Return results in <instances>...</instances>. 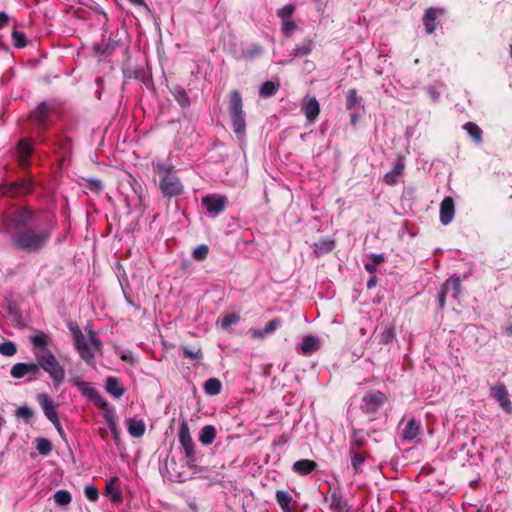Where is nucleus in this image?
<instances>
[{"instance_id": "obj_1", "label": "nucleus", "mask_w": 512, "mask_h": 512, "mask_svg": "<svg viewBox=\"0 0 512 512\" xmlns=\"http://www.w3.org/2000/svg\"><path fill=\"white\" fill-rule=\"evenodd\" d=\"M56 227L53 215L29 205L12 206L0 215L1 232L14 250L25 254H37L45 249Z\"/></svg>"}, {"instance_id": "obj_2", "label": "nucleus", "mask_w": 512, "mask_h": 512, "mask_svg": "<svg viewBox=\"0 0 512 512\" xmlns=\"http://www.w3.org/2000/svg\"><path fill=\"white\" fill-rule=\"evenodd\" d=\"M33 346V354L40 368L49 374L55 388H58L64 381L65 370L55 355L48 349L50 338L42 331L30 337Z\"/></svg>"}, {"instance_id": "obj_3", "label": "nucleus", "mask_w": 512, "mask_h": 512, "mask_svg": "<svg viewBox=\"0 0 512 512\" xmlns=\"http://www.w3.org/2000/svg\"><path fill=\"white\" fill-rule=\"evenodd\" d=\"M62 108L55 99L40 101L28 115V120L35 126V133L38 143L47 144L46 131L54 123V116L60 114Z\"/></svg>"}, {"instance_id": "obj_4", "label": "nucleus", "mask_w": 512, "mask_h": 512, "mask_svg": "<svg viewBox=\"0 0 512 512\" xmlns=\"http://www.w3.org/2000/svg\"><path fill=\"white\" fill-rule=\"evenodd\" d=\"M153 169L159 176V189L163 197L171 199L184 193V185L176 175L172 164L153 162Z\"/></svg>"}, {"instance_id": "obj_5", "label": "nucleus", "mask_w": 512, "mask_h": 512, "mask_svg": "<svg viewBox=\"0 0 512 512\" xmlns=\"http://www.w3.org/2000/svg\"><path fill=\"white\" fill-rule=\"evenodd\" d=\"M227 99L232 130L238 139H243L246 135V121L242 94L235 89L228 94Z\"/></svg>"}, {"instance_id": "obj_6", "label": "nucleus", "mask_w": 512, "mask_h": 512, "mask_svg": "<svg viewBox=\"0 0 512 512\" xmlns=\"http://www.w3.org/2000/svg\"><path fill=\"white\" fill-rule=\"evenodd\" d=\"M178 441L180 448L184 453L186 465L194 472H202L204 468L198 465V461L202 456L196 449V445L190 434L189 425L186 421H181L179 423Z\"/></svg>"}, {"instance_id": "obj_7", "label": "nucleus", "mask_w": 512, "mask_h": 512, "mask_svg": "<svg viewBox=\"0 0 512 512\" xmlns=\"http://www.w3.org/2000/svg\"><path fill=\"white\" fill-rule=\"evenodd\" d=\"M33 181L30 177L21 178L16 181L0 185L2 196L18 198L30 194L33 191Z\"/></svg>"}, {"instance_id": "obj_8", "label": "nucleus", "mask_w": 512, "mask_h": 512, "mask_svg": "<svg viewBox=\"0 0 512 512\" xmlns=\"http://www.w3.org/2000/svg\"><path fill=\"white\" fill-rule=\"evenodd\" d=\"M388 401V397L381 391H370L362 398L361 410L368 415L376 414Z\"/></svg>"}, {"instance_id": "obj_9", "label": "nucleus", "mask_w": 512, "mask_h": 512, "mask_svg": "<svg viewBox=\"0 0 512 512\" xmlns=\"http://www.w3.org/2000/svg\"><path fill=\"white\" fill-rule=\"evenodd\" d=\"M70 381L80 390V392L92 401L98 408L103 409L109 405L100 392L94 388L89 382L81 381L78 377L70 379Z\"/></svg>"}, {"instance_id": "obj_10", "label": "nucleus", "mask_w": 512, "mask_h": 512, "mask_svg": "<svg viewBox=\"0 0 512 512\" xmlns=\"http://www.w3.org/2000/svg\"><path fill=\"white\" fill-rule=\"evenodd\" d=\"M35 140L30 137L22 138L17 144V158L18 164L22 169L30 166V158L34 151Z\"/></svg>"}, {"instance_id": "obj_11", "label": "nucleus", "mask_w": 512, "mask_h": 512, "mask_svg": "<svg viewBox=\"0 0 512 512\" xmlns=\"http://www.w3.org/2000/svg\"><path fill=\"white\" fill-rule=\"evenodd\" d=\"M54 145L56 146L55 152L60 155L63 160L71 157L74 148V140L71 136L63 131L57 133L55 135Z\"/></svg>"}, {"instance_id": "obj_12", "label": "nucleus", "mask_w": 512, "mask_h": 512, "mask_svg": "<svg viewBox=\"0 0 512 512\" xmlns=\"http://www.w3.org/2000/svg\"><path fill=\"white\" fill-rule=\"evenodd\" d=\"M227 204V197L218 194H208L202 198V205L210 214L222 213Z\"/></svg>"}, {"instance_id": "obj_13", "label": "nucleus", "mask_w": 512, "mask_h": 512, "mask_svg": "<svg viewBox=\"0 0 512 512\" xmlns=\"http://www.w3.org/2000/svg\"><path fill=\"white\" fill-rule=\"evenodd\" d=\"M491 396L498 402L503 411L512 414V402L509 399L508 390L503 383H498L491 387Z\"/></svg>"}, {"instance_id": "obj_14", "label": "nucleus", "mask_w": 512, "mask_h": 512, "mask_svg": "<svg viewBox=\"0 0 512 512\" xmlns=\"http://www.w3.org/2000/svg\"><path fill=\"white\" fill-rule=\"evenodd\" d=\"M300 108L308 123H314L320 114V104L315 97H304Z\"/></svg>"}, {"instance_id": "obj_15", "label": "nucleus", "mask_w": 512, "mask_h": 512, "mask_svg": "<svg viewBox=\"0 0 512 512\" xmlns=\"http://www.w3.org/2000/svg\"><path fill=\"white\" fill-rule=\"evenodd\" d=\"M37 401H38L39 405L41 406L46 418L51 423L57 422L58 415L56 412V405L53 403L51 398L47 394L41 393V394L37 395Z\"/></svg>"}, {"instance_id": "obj_16", "label": "nucleus", "mask_w": 512, "mask_h": 512, "mask_svg": "<svg viewBox=\"0 0 512 512\" xmlns=\"http://www.w3.org/2000/svg\"><path fill=\"white\" fill-rule=\"evenodd\" d=\"M455 215V203L452 197H445L440 204V222L448 225L452 222Z\"/></svg>"}, {"instance_id": "obj_17", "label": "nucleus", "mask_w": 512, "mask_h": 512, "mask_svg": "<svg viewBox=\"0 0 512 512\" xmlns=\"http://www.w3.org/2000/svg\"><path fill=\"white\" fill-rule=\"evenodd\" d=\"M275 499L282 512H297L296 501L288 491L277 490L275 493Z\"/></svg>"}, {"instance_id": "obj_18", "label": "nucleus", "mask_w": 512, "mask_h": 512, "mask_svg": "<svg viewBox=\"0 0 512 512\" xmlns=\"http://www.w3.org/2000/svg\"><path fill=\"white\" fill-rule=\"evenodd\" d=\"M75 348L78 351L80 357L87 363L91 364L94 362V352L89 345V340L85 338V336H81V338H76L74 340Z\"/></svg>"}, {"instance_id": "obj_19", "label": "nucleus", "mask_w": 512, "mask_h": 512, "mask_svg": "<svg viewBox=\"0 0 512 512\" xmlns=\"http://www.w3.org/2000/svg\"><path fill=\"white\" fill-rule=\"evenodd\" d=\"M442 13L443 10L436 9L434 7L426 9L425 14L423 16V24L427 34H432L435 32L438 25V16L441 15Z\"/></svg>"}, {"instance_id": "obj_20", "label": "nucleus", "mask_w": 512, "mask_h": 512, "mask_svg": "<svg viewBox=\"0 0 512 512\" xmlns=\"http://www.w3.org/2000/svg\"><path fill=\"white\" fill-rule=\"evenodd\" d=\"M369 434L363 429H353L351 434V440L349 444V450L361 451L366 445Z\"/></svg>"}, {"instance_id": "obj_21", "label": "nucleus", "mask_w": 512, "mask_h": 512, "mask_svg": "<svg viewBox=\"0 0 512 512\" xmlns=\"http://www.w3.org/2000/svg\"><path fill=\"white\" fill-rule=\"evenodd\" d=\"M120 479L117 476L112 477L106 484V493L110 496L113 503H120L122 501V493L119 487Z\"/></svg>"}, {"instance_id": "obj_22", "label": "nucleus", "mask_w": 512, "mask_h": 512, "mask_svg": "<svg viewBox=\"0 0 512 512\" xmlns=\"http://www.w3.org/2000/svg\"><path fill=\"white\" fill-rule=\"evenodd\" d=\"M317 463L310 459H301L293 464V471L301 476L309 475L317 468Z\"/></svg>"}, {"instance_id": "obj_23", "label": "nucleus", "mask_w": 512, "mask_h": 512, "mask_svg": "<svg viewBox=\"0 0 512 512\" xmlns=\"http://www.w3.org/2000/svg\"><path fill=\"white\" fill-rule=\"evenodd\" d=\"M280 325L281 320L279 318H273L265 325L264 329H251L250 333L254 339H263L267 335L273 333Z\"/></svg>"}, {"instance_id": "obj_24", "label": "nucleus", "mask_w": 512, "mask_h": 512, "mask_svg": "<svg viewBox=\"0 0 512 512\" xmlns=\"http://www.w3.org/2000/svg\"><path fill=\"white\" fill-rule=\"evenodd\" d=\"M128 433L135 438H140L145 434L146 425L143 420H136L134 418L126 419Z\"/></svg>"}, {"instance_id": "obj_25", "label": "nucleus", "mask_w": 512, "mask_h": 512, "mask_svg": "<svg viewBox=\"0 0 512 512\" xmlns=\"http://www.w3.org/2000/svg\"><path fill=\"white\" fill-rule=\"evenodd\" d=\"M330 508L335 512H349L351 507L347 501L342 499L341 493L334 490L330 494Z\"/></svg>"}, {"instance_id": "obj_26", "label": "nucleus", "mask_w": 512, "mask_h": 512, "mask_svg": "<svg viewBox=\"0 0 512 512\" xmlns=\"http://www.w3.org/2000/svg\"><path fill=\"white\" fill-rule=\"evenodd\" d=\"M348 454L351 458V465L355 474L362 472L361 465L365 460L370 457V454L366 451H353L349 450Z\"/></svg>"}, {"instance_id": "obj_27", "label": "nucleus", "mask_w": 512, "mask_h": 512, "mask_svg": "<svg viewBox=\"0 0 512 512\" xmlns=\"http://www.w3.org/2000/svg\"><path fill=\"white\" fill-rule=\"evenodd\" d=\"M421 432V425L419 422H417L414 418H411L403 432H402V438L405 441H412L414 440Z\"/></svg>"}, {"instance_id": "obj_28", "label": "nucleus", "mask_w": 512, "mask_h": 512, "mask_svg": "<svg viewBox=\"0 0 512 512\" xmlns=\"http://www.w3.org/2000/svg\"><path fill=\"white\" fill-rule=\"evenodd\" d=\"M105 389L115 398H120L125 393V389L120 385L119 379L113 376H109L106 379Z\"/></svg>"}, {"instance_id": "obj_29", "label": "nucleus", "mask_w": 512, "mask_h": 512, "mask_svg": "<svg viewBox=\"0 0 512 512\" xmlns=\"http://www.w3.org/2000/svg\"><path fill=\"white\" fill-rule=\"evenodd\" d=\"M404 168L405 164L403 159L399 157L393 169L384 175V182L388 185H395L397 183V177L403 173Z\"/></svg>"}, {"instance_id": "obj_30", "label": "nucleus", "mask_w": 512, "mask_h": 512, "mask_svg": "<svg viewBox=\"0 0 512 512\" xmlns=\"http://www.w3.org/2000/svg\"><path fill=\"white\" fill-rule=\"evenodd\" d=\"M320 349L319 340L311 335L305 336L302 340L300 351L303 355H310Z\"/></svg>"}, {"instance_id": "obj_31", "label": "nucleus", "mask_w": 512, "mask_h": 512, "mask_svg": "<svg viewBox=\"0 0 512 512\" xmlns=\"http://www.w3.org/2000/svg\"><path fill=\"white\" fill-rule=\"evenodd\" d=\"M314 48V42L311 39H303L300 43L296 44L291 52L294 57H303L312 52Z\"/></svg>"}, {"instance_id": "obj_32", "label": "nucleus", "mask_w": 512, "mask_h": 512, "mask_svg": "<svg viewBox=\"0 0 512 512\" xmlns=\"http://www.w3.org/2000/svg\"><path fill=\"white\" fill-rule=\"evenodd\" d=\"M217 430L213 425H206L201 428L199 433V441L205 445H211L216 438Z\"/></svg>"}, {"instance_id": "obj_33", "label": "nucleus", "mask_w": 512, "mask_h": 512, "mask_svg": "<svg viewBox=\"0 0 512 512\" xmlns=\"http://www.w3.org/2000/svg\"><path fill=\"white\" fill-rule=\"evenodd\" d=\"M335 248L334 240L322 238L314 244V252L317 256H323L333 251Z\"/></svg>"}, {"instance_id": "obj_34", "label": "nucleus", "mask_w": 512, "mask_h": 512, "mask_svg": "<svg viewBox=\"0 0 512 512\" xmlns=\"http://www.w3.org/2000/svg\"><path fill=\"white\" fill-rule=\"evenodd\" d=\"M442 285L449 293H451L453 298H458L461 292V280L459 277H450Z\"/></svg>"}, {"instance_id": "obj_35", "label": "nucleus", "mask_w": 512, "mask_h": 512, "mask_svg": "<svg viewBox=\"0 0 512 512\" xmlns=\"http://www.w3.org/2000/svg\"><path fill=\"white\" fill-rule=\"evenodd\" d=\"M464 129L468 135L474 140L475 143L479 144L483 141V132L480 127L474 122H467L464 125Z\"/></svg>"}, {"instance_id": "obj_36", "label": "nucleus", "mask_w": 512, "mask_h": 512, "mask_svg": "<svg viewBox=\"0 0 512 512\" xmlns=\"http://www.w3.org/2000/svg\"><path fill=\"white\" fill-rule=\"evenodd\" d=\"M279 87V82L266 81L260 86L259 95L263 98H269L277 93Z\"/></svg>"}, {"instance_id": "obj_37", "label": "nucleus", "mask_w": 512, "mask_h": 512, "mask_svg": "<svg viewBox=\"0 0 512 512\" xmlns=\"http://www.w3.org/2000/svg\"><path fill=\"white\" fill-rule=\"evenodd\" d=\"M119 46V42L109 38L107 41L103 40L102 44H99L95 47L96 52L103 55H110L117 47Z\"/></svg>"}, {"instance_id": "obj_38", "label": "nucleus", "mask_w": 512, "mask_h": 512, "mask_svg": "<svg viewBox=\"0 0 512 512\" xmlns=\"http://www.w3.org/2000/svg\"><path fill=\"white\" fill-rule=\"evenodd\" d=\"M103 411L104 419L111 431L116 432L118 430V426L115 420L114 408L109 404L106 408L101 409Z\"/></svg>"}, {"instance_id": "obj_39", "label": "nucleus", "mask_w": 512, "mask_h": 512, "mask_svg": "<svg viewBox=\"0 0 512 512\" xmlns=\"http://www.w3.org/2000/svg\"><path fill=\"white\" fill-rule=\"evenodd\" d=\"M222 388L221 381L217 378H209L204 383V390L209 395H217Z\"/></svg>"}, {"instance_id": "obj_40", "label": "nucleus", "mask_w": 512, "mask_h": 512, "mask_svg": "<svg viewBox=\"0 0 512 512\" xmlns=\"http://www.w3.org/2000/svg\"><path fill=\"white\" fill-rule=\"evenodd\" d=\"M172 93L174 99L182 108H187L190 106V98L183 88L177 87Z\"/></svg>"}, {"instance_id": "obj_41", "label": "nucleus", "mask_w": 512, "mask_h": 512, "mask_svg": "<svg viewBox=\"0 0 512 512\" xmlns=\"http://www.w3.org/2000/svg\"><path fill=\"white\" fill-rule=\"evenodd\" d=\"M396 333L395 328L392 326L385 327L379 335L380 345H389L395 339Z\"/></svg>"}, {"instance_id": "obj_42", "label": "nucleus", "mask_w": 512, "mask_h": 512, "mask_svg": "<svg viewBox=\"0 0 512 512\" xmlns=\"http://www.w3.org/2000/svg\"><path fill=\"white\" fill-rule=\"evenodd\" d=\"M360 106L361 105L357 97V90L355 88L349 89L346 96V109L352 110Z\"/></svg>"}, {"instance_id": "obj_43", "label": "nucleus", "mask_w": 512, "mask_h": 512, "mask_svg": "<svg viewBox=\"0 0 512 512\" xmlns=\"http://www.w3.org/2000/svg\"><path fill=\"white\" fill-rule=\"evenodd\" d=\"M13 45L16 48H24L27 45V38L24 32L14 29L11 34Z\"/></svg>"}, {"instance_id": "obj_44", "label": "nucleus", "mask_w": 512, "mask_h": 512, "mask_svg": "<svg viewBox=\"0 0 512 512\" xmlns=\"http://www.w3.org/2000/svg\"><path fill=\"white\" fill-rule=\"evenodd\" d=\"M53 498H54V501L58 505H61V506L68 505L72 500V496H71L70 492L67 490L56 491Z\"/></svg>"}, {"instance_id": "obj_45", "label": "nucleus", "mask_w": 512, "mask_h": 512, "mask_svg": "<svg viewBox=\"0 0 512 512\" xmlns=\"http://www.w3.org/2000/svg\"><path fill=\"white\" fill-rule=\"evenodd\" d=\"M36 449L39 452V454L43 456H47L50 454L52 450V444L50 440L46 438H37L36 439Z\"/></svg>"}, {"instance_id": "obj_46", "label": "nucleus", "mask_w": 512, "mask_h": 512, "mask_svg": "<svg viewBox=\"0 0 512 512\" xmlns=\"http://www.w3.org/2000/svg\"><path fill=\"white\" fill-rule=\"evenodd\" d=\"M209 254V247L206 244L198 245L192 253V256L197 261H203Z\"/></svg>"}, {"instance_id": "obj_47", "label": "nucleus", "mask_w": 512, "mask_h": 512, "mask_svg": "<svg viewBox=\"0 0 512 512\" xmlns=\"http://www.w3.org/2000/svg\"><path fill=\"white\" fill-rule=\"evenodd\" d=\"M240 320V316L237 315V314H227L225 316H223L220 320V326L222 329H228L229 327H231L232 325L236 324L237 322H239Z\"/></svg>"}, {"instance_id": "obj_48", "label": "nucleus", "mask_w": 512, "mask_h": 512, "mask_svg": "<svg viewBox=\"0 0 512 512\" xmlns=\"http://www.w3.org/2000/svg\"><path fill=\"white\" fill-rule=\"evenodd\" d=\"M26 363H16L10 370V375L13 378L19 379L27 375Z\"/></svg>"}, {"instance_id": "obj_49", "label": "nucleus", "mask_w": 512, "mask_h": 512, "mask_svg": "<svg viewBox=\"0 0 512 512\" xmlns=\"http://www.w3.org/2000/svg\"><path fill=\"white\" fill-rule=\"evenodd\" d=\"M16 351V345L11 341L3 342L0 344V354L3 356L11 357L16 353Z\"/></svg>"}, {"instance_id": "obj_50", "label": "nucleus", "mask_w": 512, "mask_h": 512, "mask_svg": "<svg viewBox=\"0 0 512 512\" xmlns=\"http://www.w3.org/2000/svg\"><path fill=\"white\" fill-rule=\"evenodd\" d=\"M294 11H295V6L292 4H288V5H285L284 7H282L280 10H278L277 16L280 17L281 19H283L284 21L290 20Z\"/></svg>"}, {"instance_id": "obj_51", "label": "nucleus", "mask_w": 512, "mask_h": 512, "mask_svg": "<svg viewBox=\"0 0 512 512\" xmlns=\"http://www.w3.org/2000/svg\"><path fill=\"white\" fill-rule=\"evenodd\" d=\"M16 416L29 422L33 417V411L28 406H20L16 410Z\"/></svg>"}, {"instance_id": "obj_52", "label": "nucleus", "mask_w": 512, "mask_h": 512, "mask_svg": "<svg viewBox=\"0 0 512 512\" xmlns=\"http://www.w3.org/2000/svg\"><path fill=\"white\" fill-rule=\"evenodd\" d=\"M181 349H182V352L185 355V357H187L191 360H197V359L203 358V353H202L201 349H197L194 351V350L189 349L186 346H182Z\"/></svg>"}, {"instance_id": "obj_53", "label": "nucleus", "mask_w": 512, "mask_h": 512, "mask_svg": "<svg viewBox=\"0 0 512 512\" xmlns=\"http://www.w3.org/2000/svg\"><path fill=\"white\" fill-rule=\"evenodd\" d=\"M26 367L27 375L31 376L29 380H36L40 372L39 362L36 361L35 363H26Z\"/></svg>"}, {"instance_id": "obj_54", "label": "nucleus", "mask_w": 512, "mask_h": 512, "mask_svg": "<svg viewBox=\"0 0 512 512\" xmlns=\"http://www.w3.org/2000/svg\"><path fill=\"white\" fill-rule=\"evenodd\" d=\"M89 345L92 348V351H101L102 350V342L101 340L96 336V333L94 331H91L89 334Z\"/></svg>"}, {"instance_id": "obj_55", "label": "nucleus", "mask_w": 512, "mask_h": 512, "mask_svg": "<svg viewBox=\"0 0 512 512\" xmlns=\"http://www.w3.org/2000/svg\"><path fill=\"white\" fill-rule=\"evenodd\" d=\"M85 496L92 502H95L99 498L98 489L95 486L87 485L84 489Z\"/></svg>"}, {"instance_id": "obj_56", "label": "nucleus", "mask_w": 512, "mask_h": 512, "mask_svg": "<svg viewBox=\"0 0 512 512\" xmlns=\"http://www.w3.org/2000/svg\"><path fill=\"white\" fill-rule=\"evenodd\" d=\"M87 181V187L90 189V190H94V191H100L103 187V183L101 180L99 179H96V178H89L86 180Z\"/></svg>"}, {"instance_id": "obj_57", "label": "nucleus", "mask_w": 512, "mask_h": 512, "mask_svg": "<svg viewBox=\"0 0 512 512\" xmlns=\"http://www.w3.org/2000/svg\"><path fill=\"white\" fill-rule=\"evenodd\" d=\"M296 29V24L292 20H285L283 24V32L287 35L292 34Z\"/></svg>"}, {"instance_id": "obj_58", "label": "nucleus", "mask_w": 512, "mask_h": 512, "mask_svg": "<svg viewBox=\"0 0 512 512\" xmlns=\"http://www.w3.org/2000/svg\"><path fill=\"white\" fill-rule=\"evenodd\" d=\"M69 330L72 334V337L73 339L75 340L76 338H81V336H83L84 334L82 333L80 327L77 325V324H74V323H70L69 324Z\"/></svg>"}, {"instance_id": "obj_59", "label": "nucleus", "mask_w": 512, "mask_h": 512, "mask_svg": "<svg viewBox=\"0 0 512 512\" xmlns=\"http://www.w3.org/2000/svg\"><path fill=\"white\" fill-rule=\"evenodd\" d=\"M449 292L443 287V285L441 286V289H440V292H439V295H438V301H439V308L440 309H443L445 307V303H446V295L448 294Z\"/></svg>"}, {"instance_id": "obj_60", "label": "nucleus", "mask_w": 512, "mask_h": 512, "mask_svg": "<svg viewBox=\"0 0 512 512\" xmlns=\"http://www.w3.org/2000/svg\"><path fill=\"white\" fill-rule=\"evenodd\" d=\"M9 16L6 12L0 11V29L8 25Z\"/></svg>"}, {"instance_id": "obj_61", "label": "nucleus", "mask_w": 512, "mask_h": 512, "mask_svg": "<svg viewBox=\"0 0 512 512\" xmlns=\"http://www.w3.org/2000/svg\"><path fill=\"white\" fill-rule=\"evenodd\" d=\"M372 263L378 265L384 262V256L382 254H372L371 255Z\"/></svg>"}, {"instance_id": "obj_62", "label": "nucleus", "mask_w": 512, "mask_h": 512, "mask_svg": "<svg viewBox=\"0 0 512 512\" xmlns=\"http://www.w3.org/2000/svg\"><path fill=\"white\" fill-rule=\"evenodd\" d=\"M364 267H365V270L371 274L376 271V265L373 263H366Z\"/></svg>"}, {"instance_id": "obj_63", "label": "nucleus", "mask_w": 512, "mask_h": 512, "mask_svg": "<svg viewBox=\"0 0 512 512\" xmlns=\"http://www.w3.org/2000/svg\"><path fill=\"white\" fill-rule=\"evenodd\" d=\"M52 424L55 426V428H56V430L58 431V433H59L61 436H63V435H64V431H63V429H62V426H61V424H60L59 419L57 420V422L52 423Z\"/></svg>"}, {"instance_id": "obj_64", "label": "nucleus", "mask_w": 512, "mask_h": 512, "mask_svg": "<svg viewBox=\"0 0 512 512\" xmlns=\"http://www.w3.org/2000/svg\"><path fill=\"white\" fill-rule=\"evenodd\" d=\"M112 436H113L115 444L119 445V443H120V432H119V430H117L116 432H112Z\"/></svg>"}]
</instances>
